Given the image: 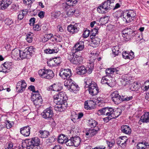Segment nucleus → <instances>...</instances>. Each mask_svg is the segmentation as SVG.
I'll return each instance as SVG.
<instances>
[{"label": "nucleus", "instance_id": "nucleus-1", "mask_svg": "<svg viewBox=\"0 0 149 149\" xmlns=\"http://www.w3.org/2000/svg\"><path fill=\"white\" fill-rule=\"evenodd\" d=\"M40 141L37 137L28 139L26 141L27 149H39Z\"/></svg>", "mask_w": 149, "mask_h": 149}, {"label": "nucleus", "instance_id": "nucleus-2", "mask_svg": "<svg viewBox=\"0 0 149 149\" xmlns=\"http://www.w3.org/2000/svg\"><path fill=\"white\" fill-rule=\"evenodd\" d=\"M54 102L57 104H62L67 102V97L65 93L61 92L57 95H54L53 97Z\"/></svg>", "mask_w": 149, "mask_h": 149}, {"label": "nucleus", "instance_id": "nucleus-3", "mask_svg": "<svg viewBox=\"0 0 149 149\" xmlns=\"http://www.w3.org/2000/svg\"><path fill=\"white\" fill-rule=\"evenodd\" d=\"M136 15V13L132 10H130L127 12H124L121 16V18L125 23L130 22Z\"/></svg>", "mask_w": 149, "mask_h": 149}, {"label": "nucleus", "instance_id": "nucleus-4", "mask_svg": "<svg viewBox=\"0 0 149 149\" xmlns=\"http://www.w3.org/2000/svg\"><path fill=\"white\" fill-rule=\"evenodd\" d=\"M68 58L71 63L76 65L81 63L83 59L82 56L77 55L72 52H70Z\"/></svg>", "mask_w": 149, "mask_h": 149}, {"label": "nucleus", "instance_id": "nucleus-5", "mask_svg": "<svg viewBox=\"0 0 149 149\" xmlns=\"http://www.w3.org/2000/svg\"><path fill=\"white\" fill-rule=\"evenodd\" d=\"M125 67L124 66L118 67L115 68H109L106 70V73L107 74H121L123 72V71L125 70Z\"/></svg>", "mask_w": 149, "mask_h": 149}, {"label": "nucleus", "instance_id": "nucleus-6", "mask_svg": "<svg viewBox=\"0 0 149 149\" xmlns=\"http://www.w3.org/2000/svg\"><path fill=\"white\" fill-rule=\"evenodd\" d=\"M90 56V59L88 61L87 66L89 68L88 70L91 73L94 68V63L95 59L97 58L98 54L91 53Z\"/></svg>", "mask_w": 149, "mask_h": 149}, {"label": "nucleus", "instance_id": "nucleus-7", "mask_svg": "<svg viewBox=\"0 0 149 149\" xmlns=\"http://www.w3.org/2000/svg\"><path fill=\"white\" fill-rule=\"evenodd\" d=\"M59 75L62 79L66 80L70 78L72 73L70 69H61L60 71Z\"/></svg>", "mask_w": 149, "mask_h": 149}, {"label": "nucleus", "instance_id": "nucleus-8", "mask_svg": "<svg viewBox=\"0 0 149 149\" xmlns=\"http://www.w3.org/2000/svg\"><path fill=\"white\" fill-rule=\"evenodd\" d=\"M12 63L11 62H6L3 63L0 67V72L5 73L9 72L12 69Z\"/></svg>", "mask_w": 149, "mask_h": 149}, {"label": "nucleus", "instance_id": "nucleus-9", "mask_svg": "<svg viewBox=\"0 0 149 149\" xmlns=\"http://www.w3.org/2000/svg\"><path fill=\"white\" fill-rule=\"evenodd\" d=\"M115 0H107L102 2L101 4L107 12L113 8Z\"/></svg>", "mask_w": 149, "mask_h": 149}, {"label": "nucleus", "instance_id": "nucleus-10", "mask_svg": "<svg viewBox=\"0 0 149 149\" xmlns=\"http://www.w3.org/2000/svg\"><path fill=\"white\" fill-rule=\"evenodd\" d=\"M88 88L89 94L91 95H96L99 92V89L95 82H92L90 86H87Z\"/></svg>", "mask_w": 149, "mask_h": 149}, {"label": "nucleus", "instance_id": "nucleus-11", "mask_svg": "<svg viewBox=\"0 0 149 149\" xmlns=\"http://www.w3.org/2000/svg\"><path fill=\"white\" fill-rule=\"evenodd\" d=\"M111 100L115 104H118L122 102V98L117 91L113 92L111 94Z\"/></svg>", "mask_w": 149, "mask_h": 149}, {"label": "nucleus", "instance_id": "nucleus-12", "mask_svg": "<svg viewBox=\"0 0 149 149\" xmlns=\"http://www.w3.org/2000/svg\"><path fill=\"white\" fill-rule=\"evenodd\" d=\"M27 86V84L24 80L19 81L16 86V91L19 93H22L24 91Z\"/></svg>", "mask_w": 149, "mask_h": 149}, {"label": "nucleus", "instance_id": "nucleus-13", "mask_svg": "<svg viewBox=\"0 0 149 149\" xmlns=\"http://www.w3.org/2000/svg\"><path fill=\"white\" fill-rule=\"evenodd\" d=\"M53 113L52 109L51 108H47L44 110L41 113L42 117L45 119L51 118L53 116Z\"/></svg>", "mask_w": 149, "mask_h": 149}, {"label": "nucleus", "instance_id": "nucleus-14", "mask_svg": "<svg viewBox=\"0 0 149 149\" xmlns=\"http://www.w3.org/2000/svg\"><path fill=\"white\" fill-rule=\"evenodd\" d=\"M99 130V127L97 126L94 129H91L86 131L85 132L86 136L87 138L92 137L96 134Z\"/></svg>", "mask_w": 149, "mask_h": 149}, {"label": "nucleus", "instance_id": "nucleus-15", "mask_svg": "<svg viewBox=\"0 0 149 149\" xmlns=\"http://www.w3.org/2000/svg\"><path fill=\"white\" fill-rule=\"evenodd\" d=\"M31 129L29 126L24 127L20 129V133L24 136H29L30 134Z\"/></svg>", "mask_w": 149, "mask_h": 149}, {"label": "nucleus", "instance_id": "nucleus-16", "mask_svg": "<svg viewBox=\"0 0 149 149\" xmlns=\"http://www.w3.org/2000/svg\"><path fill=\"white\" fill-rule=\"evenodd\" d=\"M106 75L104 76L102 78L101 80V82L103 84H107L108 86L111 87L112 85L111 84L110 78L111 76L110 75L111 74H107Z\"/></svg>", "mask_w": 149, "mask_h": 149}, {"label": "nucleus", "instance_id": "nucleus-17", "mask_svg": "<svg viewBox=\"0 0 149 149\" xmlns=\"http://www.w3.org/2000/svg\"><path fill=\"white\" fill-rule=\"evenodd\" d=\"M127 140L128 139L126 136H123L120 137L118 141L117 144L122 148H124L126 146V142Z\"/></svg>", "mask_w": 149, "mask_h": 149}, {"label": "nucleus", "instance_id": "nucleus-18", "mask_svg": "<svg viewBox=\"0 0 149 149\" xmlns=\"http://www.w3.org/2000/svg\"><path fill=\"white\" fill-rule=\"evenodd\" d=\"M84 48V43L83 41H80L77 42L74 46V49L75 52L81 51Z\"/></svg>", "mask_w": 149, "mask_h": 149}, {"label": "nucleus", "instance_id": "nucleus-19", "mask_svg": "<svg viewBox=\"0 0 149 149\" xmlns=\"http://www.w3.org/2000/svg\"><path fill=\"white\" fill-rule=\"evenodd\" d=\"M133 32L132 30L129 29H125L122 32V36L125 40H127L129 39V36Z\"/></svg>", "mask_w": 149, "mask_h": 149}, {"label": "nucleus", "instance_id": "nucleus-20", "mask_svg": "<svg viewBox=\"0 0 149 149\" xmlns=\"http://www.w3.org/2000/svg\"><path fill=\"white\" fill-rule=\"evenodd\" d=\"M12 57L15 60H19L21 58L20 51L18 49H14L12 52Z\"/></svg>", "mask_w": 149, "mask_h": 149}, {"label": "nucleus", "instance_id": "nucleus-21", "mask_svg": "<svg viewBox=\"0 0 149 149\" xmlns=\"http://www.w3.org/2000/svg\"><path fill=\"white\" fill-rule=\"evenodd\" d=\"M54 106V109L56 111H62L65 109L67 105V102L62 104H57Z\"/></svg>", "mask_w": 149, "mask_h": 149}, {"label": "nucleus", "instance_id": "nucleus-22", "mask_svg": "<svg viewBox=\"0 0 149 149\" xmlns=\"http://www.w3.org/2000/svg\"><path fill=\"white\" fill-rule=\"evenodd\" d=\"M68 31L72 33H77L79 31V28L76 25H70L67 27Z\"/></svg>", "mask_w": 149, "mask_h": 149}, {"label": "nucleus", "instance_id": "nucleus-23", "mask_svg": "<svg viewBox=\"0 0 149 149\" xmlns=\"http://www.w3.org/2000/svg\"><path fill=\"white\" fill-rule=\"evenodd\" d=\"M105 115L113 118L114 117V114L115 115V113H116L115 111H114L113 108H111L105 107Z\"/></svg>", "mask_w": 149, "mask_h": 149}, {"label": "nucleus", "instance_id": "nucleus-24", "mask_svg": "<svg viewBox=\"0 0 149 149\" xmlns=\"http://www.w3.org/2000/svg\"><path fill=\"white\" fill-rule=\"evenodd\" d=\"M49 89L51 91H58L62 89V87L57 84H54L49 87Z\"/></svg>", "mask_w": 149, "mask_h": 149}, {"label": "nucleus", "instance_id": "nucleus-25", "mask_svg": "<svg viewBox=\"0 0 149 149\" xmlns=\"http://www.w3.org/2000/svg\"><path fill=\"white\" fill-rule=\"evenodd\" d=\"M137 149H147L149 147V143L146 142L139 143L137 144Z\"/></svg>", "mask_w": 149, "mask_h": 149}, {"label": "nucleus", "instance_id": "nucleus-26", "mask_svg": "<svg viewBox=\"0 0 149 149\" xmlns=\"http://www.w3.org/2000/svg\"><path fill=\"white\" fill-rule=\"evenodd\" d=\"M130 81L129 77L127 74L123 75L120 80V81L122 84L124 86H126L129 83V81Z\"/></svg>", "mask_w": 149, "mask_h": 149}, {"label": "nucleus", "instance_id": "nucleus-27", "mask_svg": "<svg viewBox=\"0 0 149 149\" xmlns=\"http://www.w3.org/2000/svg\"><path fill=\"white\" fill-rule=\"evenodd\" d=\"M121 130L122 132L126 134H129L131 132V129L127 125L122 126L121 127Z\"/></svg>", "mask_w": 149, "mask_h": 149}, {"label": "nucleus", "instance_id": "nucleus-28", "mask_svg": "<svg viewBox=\"0 0 149 149\" xmlns=\"http://www.w3.org/2000/svg\"><path fill=\"white\" fill-rule=\"evenodd\" d=\"M11 3V0H2L1 3V9L3 10L6 8Z\"/></svg>", "mask_w": 149, "mask_h": 149}, {"label": "nucleus", "instance_id": "nucleus-29", "mask_svg": "<svg viewBox=\"0 0 149 149\" xmlns=\"http://www.w3.org/2000/svg\"><path fill=\"white\" fill-rule=\"evenodd\" d=\"M91 38L92 39L91 43L93 47H95L99 45L100 41V39L95 37Z\"/></svg>", "mask_w": 149, "mask_h": 149}, {"label": "nucleus", "instance_id": "nucleus-30", "mask_svg": "<svg viewBox=\"0 0 149 149\" xmlns=\"http://www.w3.org/2000/svg\"><path fill=\"white\" fill-rule=\"evenodd\" d=\"M21 58L22 59L26 58H29L31 56L29 54L27 49H25L23 51H20Z\"/></svg>", "mask_w": 149, "mask_h": 149}, {"label": "nucleus", "instance_id": "nucleus-31", "mask_svg": "<svg viewBox=\"0 0 149 149\" xmlns=\"http://www.w3.org/2000/svg\"><path fill=\"white\" fill-rule=\"evenodd\" d=\"M67 137L63 134H61L58 136V142L63 144L66 142Z\"/></svg>", "mask_w": 149, "mask_h": 149}, {"label": "nucleus", "instance_id": "nucleus-32", "mask_svg": "<svg viewBox=\"0 0 149 149\" xmlns=\"http://www.w3.org/2000/svg\"><path fill=\"white\" fill-rule=\"evenodd\" d=\"M79 88L78 85L73 83L70 87H69L68 89L71 92L76 93V91L79 90Z\"/></svg>", "mask_w": 149, "mask_h": 149}, {"label": "nucleus", "instance_id": "nucleus-33", "mask_svg": "<svg viewBox=\"0 0 149 149\" xmlns=\"http://www.w3.org/2000/svg\"><path fill=\"white\" fill-rule=\"evenodd\" d=\"M141 120L143 122H149V112H145L141 116Z\"/></svg>", "mask_w": 149, "mask_h": 149}, {"label": "nucleus", "instance_id": "nucleus-34", "mask_svg": "<svg viewBox=\"0 0 149 149\" xmlns=\"http://www.w3.org/2000/svg\"><path fill=\"white\" fill-rule=\"evenodd\" d=\"M87 70L85 67L82 66L78 68L77 70V72L79 75H84L86 74Z\"/></svg>", "mask_w": 149, "mask_h": 149}, {"label": "nucleus", "instance_id": "nucleus-35", "mask_svg": "<svg viewBox=\"0 0 149 149\" xmlns=\"http://www.w3.org/2000/svg\"><path fill=\"white\" fill-rule=\"evenodd\" d=\"M73 141V146L77 147L80 144L81 142L80 138L78 136H75L72 138Z\"/></svg>", "mask_w": 149, "mask_h": 149}, {"label": "nucleus", "instance_id": "nucleus-36", "mask_svg": "<svg viewBox=\"0 0 149 149\" xmlns=\"http://www.w3.org/2000/svg\"><path fill=\"white\" fill-rule=\"evenodd\" d=\"M59 49L58 47H54V49H48L44 51V52L45 53L47 54H51L52 53H55L59 51Z\"/></svg>", "mask_w": 149, "mask_h": 149}, {"label": "nucleus", "instance_id": "nucleus-37", "mask_svg": "<svg viewBox=\"0 0 149 149\" xmlns=\"http://www.w3.org/2000/svg\"><path fill=\"white\" fill-rule=\"evenodd\" d=\"M39 136L42 138H46L49 135V133L47 131L40 130L39 132Z\"/></svg>", "mask_w": 149, "mask_h": 149}, {"label": "nucleus", "instance_id": "nucleus-38", "mask_svg": "<svg viewBox=\"0 0 149 149\" xmlns=\"http://www.w3.org/2000/svg\"><path fill=\"white\" fill-rule=\"evenodd\" d=\"M61 14L59 11H53L51 13L50 15L52 19H55L57 18Z\"/></svg>", "mask_w": 149, "mask_h": 149}, {"label": "nucleus", "instance_id": "nucleus-39", "mask_svg": "<svg viewBox=\"0 0 149 149\" xmlns=\"http://www.w3.org/2000/svg\"><path fill=\"white\" fill-rule=\"evenodd\" d=\"M88 125L91 128L96 127V125L97 124V122L93 119L90 118L88 120Z\"/></svg>", "mask_w": 149, "mask_h": 149}, {"label": "nucleus", "instance_id": "nucleus-40", "mask_svg": "<svg viewBox=\"0 0 149 149\" xmlns=\"http://www.w3.org/2000/svg\"><path fill=\"white\" fill-rule=\"evenodd\" d=\"M47 71L45 78L48 79H52L54 75L53 72L50 70H47Z\"/></svg>", "mask_w": 149, "mask_h": 149}, {"label": "nucleus", "instance_id": "nucleus-41", "mask_svg": "<svg viewBox=\"0 0 149 149\" xmlns=\"http://www.w3.org/2000/svg\"><path fill=\"white\" fill-rule=\"evenodd\" d=\"M27 13L26 10H21L18 13V18L19 20H21L23 18L25 15Z\"/></svg>", "mask_w": 149, "mask_h": 149}, {"label": "nucleus", "instance_id": "nucleus-42", "mask_svg": "<svg viewBox=\"0 0 149 149\" xmlns=\"http://www.w3.org/2000/svg\"><path fill=\"white\" fill-rule=\"evenodd\" d=\"M112 51L113 54L114 55V56L118 55L120 52L119 51V47L118 45H116L112 48Z\"/></svg>", "mask_w": 149, "mask_h": 149}, {"label": "nucleus", "instance_id": "nucleus-43", "mask_svg": "<svg viewBox=\"0 0 149 149\" xmlns=\"http://www.w3.org/2000/svg\"><path fill=\"white\" fill-rule=\"evenodd\" d=\"M73 81L70 78L69 79H66L64 82V85L68 89L69 87H70L71 85L73 84Z\"/></svg>", "mask_w": 149, "mask_h": 149}, {"label": "nucleus", "instance_id": "nucleus-44", "mask_svg": "<svg viewBox=\"0 0 149 149\" xmlns=\"http://www.w3.org/2000/svg\"><path fill=\"white\" fill-rule=\"evenodd\" d=\"M92 102H94L93 100H87L84 102V108L87 110H89L91 109L92 107H90L89 104H90Z\"/></svg>", "mask_w": 149, "mask_h": 149}, {"label": "nucleus", "instance_id": "nucleus-45", "mask_svg": "<svg viewBox=\"0 0 149 149\" xmlns=\"http://www.w3.org/2000/svg\"><path fill=\"white\" fill-rule=\"evenodd\" d=\"M106 143L109 148H111L113 147L115 144V141L113 139L110 140H106Z\"/></svg>", "mask_w": 149, "mask_h": 149}, {"label": "nucleus", "instance_id": "nucleus-46", "mask_svg": "<svg viewBox=\"0 0 149 149\" xmlns=\"http://www.w3.org/2000/svg\"><path fill=\"white\" fill-rule=\"evenodd\" d=\"M84 84H85V87H87V86H90L92 84V82H95L94 81H92L90 78L87 77L86 78L84 79Z\"/></svg>", "mask_w": 149, "mask_h": 149}, {"label": "nucleus", "instance_id": "nucleus-47", "mask_svg": "<svg viewBox=\"0 0 149 149\" xmlns=\"http://www.w3.org/2000/svg\"><path fill=\"white\" fill-rule=\"evenodd\" d=\"M39 93L38 91L37 90L36 93L32 94V98L33 100H37V99H40V98H42Z\"/></svg>", "mask_w": 149, "mask_h": 149}, {"label": "nucleus", "instance_id": "nucleus-48", "mask_svg": "<svg viewBox=\"0 0 149 149\" xmlns=\"http://www.w3.org/2000/svg\"><path fill=\"white\" fill-rule=\"evenodd\" d=\"M77 2V0H66V4L69 6H73Z\"/></svg>", "mask_w": 149, "mask_h": 149}, {"label": "nucleus", "instance_id": "nucleus-49", "mask_svg": "<svg viewBox=\"0 0 149 149\" xmlns=\"http://www.w3.org/2000/svg\"><path fill=\"white\" fill-rule=\"evenodd\" d=\"M47 70L41 69L39 70L38 74L42 77L45 78Z\"/></svg>", "mask_w": 149, "mask_h": 149}, {"label": "nucleus", "instance_id": "nucleus-50", "mask_svg": "<svg viewBox=\"0 0 149 149\" xmlns=\"http://www.w3.org/2000/svg\"><path fill=\"white\" fill-rule=\"evenodd\" d=\"M34 104L36 106H41L42 102V98L37 100H33Z\"/></svg>", "mask_w": 149, "mask_h": 149}, {"label": "nucleus", "instance_id": "nucleus-51", "mask_svg": "<svg viewBox=\"0 0 149 149\" xmlns=\"http://www.w3.org/2000/svg\"><path fill=\"white\" fill-rule=\"evenodd\" d=\"M97 11L100 13H105L106 12L102 6L101 4L99 5L97 8Z\"/></svg>", "mask_w": 149, "mask_h": 149}, {"label": "nucleus", "instance_id": "nucleus-52", "mask_svg": "<svg viewBox=\"0 0 149 149\" xmlns=\"http://www.w3.org/2000/svg\"><path fill=\"white\" fill-rule=\"evenodd\" d=\"M98 32L97 29L94 28L91 30L90 33V38H93L95 37L96 34Z\"/></svg>", "mask_w": 149, "mask_h": 149}, {"label": "nucleus", "instance_id": "nucleus-53", "mask_svg": "<svg viewBox=\"0 0 149 149\" xmlns=\"http://www.w3.org/2000/svg\"><path fill=\"white\" fill-rule=\"evenodd\" d=\"M75 11V10L74 8H70L67 12V15L68 16H71L73 15Z\"/></svg>", "mask_w": 149, "mask_h": 149}, {"label": "nucleus", "instance_id": "nucleus-54", "mask_svg": "<svg viewBox=\"0 0 149 149\" xmlns=\"http://www.w3.org/2000/svg\"><path fill=\"white\" fill-rule=\"evenodd\" d=\"M66 140V142H65V143L66 145L68 146H73V141L72 138L69 140H68V138H67Z\"/></svg>", "mask_w": 149, "mask_h": 149}, {"label": "nucleus", "instance_id": "nucleus-55", "mask_svg": "<svg viewBox=\"0 0 149 149\" xmlns=\"http://www.w3.org/2000/svg\"><path fill=\"white\" fill-rule=\"evenodd\" d=\"M5 24L8 26H9L13 23V21L12 20V19L7 18L5 21Z\"/></svg>", "mask_w": 149, "mask_h": 149}, {"label": "nucleus", "instance_id": "nucleus-56", "mask_svg": "<svg viewBox=\"0 0 149 149\" xmlns=\"http://www.w3.org/2000/svg\"><path fill=\"white\" fill-rule=\"evenodd\" d=\"M25 49H27V51L29 52V54H30V56H31L33 52H34L35 48L31 46L26 48Z\"/></svg>", "mask_w": 149, "mask_h": 149}, {"label": "nucleus", "instance_id": "nucleus-57", "mask_svg": "<svg viewBox=\"0 0 149 149\" xmlns=\"http://www.w3.org/2000/svg\"><path fill=\"white\" fill-rule=\"evenodd\" d=\"M33 37L32 34H28L26 35V40L29 43H31L32 41Z\"/></svg>", "mask_w": 149, "mask_h": 149}, {"label": "nucleus", "instance_id": "nucleus-58", "mask_svg": "<svg viewBox=\"0 0 149 149\" xmlns=\"http://www.w3.org/2000/svg\"><path fill=\"white\" fill-rule=\"evenodd\" d=\"M105 108H103L98 110L97 114L99 116L101 115H105Z\"/></svg>", "mask_w": 149, "mask_h": 149}, {"label": "nucleus", "instance_id": "nucleus-59", "mask_svg": "<svg viewBox=\"0 0 149 149\" xmlns=\"http://www.w3.org/2000/svg\"><path fill=\"white\" fill-rule=\"evenodd\" d=\"M11 9L15 11H17L19 9V5L17 4H13L11 6Z\"/></svg>", "mask_w": 149, "mask_h": 149}, {"label": "nucleus", "instance_id": "nucleus-60", "mask_svg": "<svg viewBox=\"0 0 149 149\" xmlns=\"http://www.w3.org/2000/svg\"><path fill=\"white\" fill-rule=\"evenodd\" d=\"M53 61L57 65L60 64L61 62V58L60 57H57L53 59Z\"/></svg>", "mask_w": 149, "mask_h": 149}, {"label": "nucleus", "instance_id": "nucleus-61", "mask_svg": "<svg viewBox=\"0 0 149 149\" xmlns=\"http://www.w3.org/2000/svg\"><path fill=\"white\" fill-rule=\"evenodd\" d=\"M133 99L132 96H128L125 97H124L122 98V101H128L132 100Z\"/></svg>", "mask_w": 149, "mask_h": 149}, {"label": "nucleus", "instance_id": "nucleus-62", "mask_svg": "<svg viewBox=\"0 0 149 149\" xmlns=\"http://www.w3.org/2000/svg\"><path fill=\"white\" fill-rule=\"evenodd\" d=\"M5 123L7 129H10L12 127L13 125L12 122L6 120L5 121Z\"/></svg>", "mask_w": 149, "mask_h": 149}, {"label": "nucleus", "instance_id": "nucleus-63", "mask_svg": "<svg viewBox=\"0 0 149 149\" xmlns=\"http://www.w3.org/2000/svg\"><path fill=\"white\" fill-rule=\"evenodd\" d=\"M90 34V31L89 30H86L83 33V37L86 38L88 37Z\"/></svg>", "mask_w": 149, "mask_h": 149}, {"label": "nucleus", "instance_id": "nucleus-64", "mask_svg": "<svg viewBox=\"0 0 149 149\" xmlns=\"http://www.w3.org/2000/svg\"><path fill=\"white\" fill-rule=\"evenodd\" d=\"M123 58L125 59H129V56L128 53L126 51H123L122 54Z\"/></svg>", "mask_w": 149, "mask_h": 149}]
</instances>
